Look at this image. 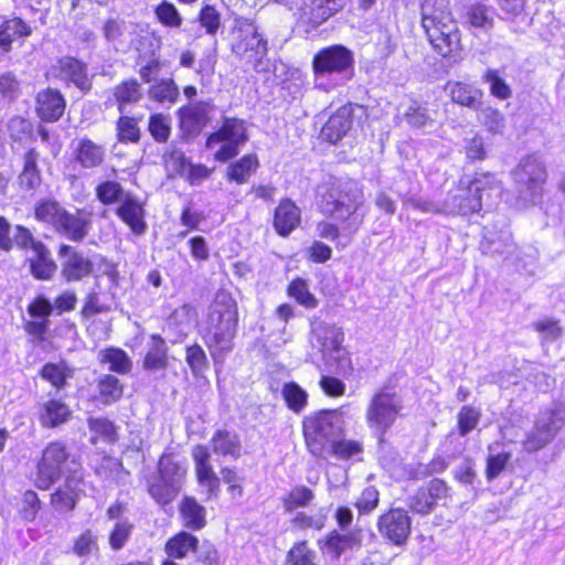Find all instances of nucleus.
Returning <instances> with one entry per match:
<instances>
[{
	"mask_svg": "<svg viewBox=\"0 0 565 565\" xmlns=\"http://www.w3.org/2000/svg\"><path fill=\"white\" fill-rule=\"evenodd\" d=\"M420 26L431 50L450 58L462 50L461 32L450 7L443 0H426L420 6Z\"/></svg>",
	"mask_w": 565,
	"mask_h": 565,
	"instance_id": "f257e3e1",
	"label": "nucleus"
},
{
	"mask_svg": "<svg viewBox=\"0 0 565 565\" xmlns=\"http://www.w3.org/2000/svg\"><path fill=\"white\" fill-rule=\"evenodd\" d=\"M239 322L238 308L230 294L218 292L214 297L201 331V337L211 358L216 361L234 349V339Z\"/></svg>",
	"mask_w": 565,
	"mask_h": 565,
	"instance_id": "f03ea898",
	"label": "nucleus"
},
{
	"mask_svg": "<svg viewBox=\"0 0 565 565\" xmlns=\"http://www.w3.org/2000/svg\"><path fill=\"white\" fill-rule=\"evenodd\" d=\"M186 467L175 459L173 452H163L156 470L145 478L146 492L161 509L171 505L182 490Z\"/></svg>",
	"mask_w": 565,
	"mask_h": 565,
	"instance_id": "7ed1b4c3",
	"label": "nucleus"
},
{
	"mask_svg": "<svg viewBox=\"0 0 565 565\" xmlns=\"http://www.w3.org/2000/svg\"><path fill=\"white\" fill-rule=\"evenodd\" d=\"M317 206L321 214L338 220L340 223H361L356 216L360 207L359 191L348 184L337 181L319 184L317 188Z\"/></svg>",
	"mask_w": 565,
	"mask_h": 565,
	"instance_id": "20e7f679",
	"label": "nucleus"
},
{
	"mask_svg": "<svg viewBox=\"0 0 565 565\" xmlns=\"http://www.w3.org/2000/svg\"><path fill=\"white\" fill-rule=\"evenodd\" d=\"M231 34V52L235 57L259 72L267 57L268 42L262 35L256 22L252 19L238 17L234 20Z\"/></svg>",
	"mask_w": 565,
	"mask_h": 565,
	"instance_id": "39448f33",
	"label": "nucleus"
},
{
	"mask_svg": "<svg viewBox=\"0 0 565 565\" xmlns=\"http://www.w3.org/2000/svg\"><path fill=\"white\" fill-rule=\"evenodd\" d=\"M494 174L484 172L472 178L461 177L448 191L445 206L457 215L470 216L482 209V192L494 188Z\"/></svg>",
	"mask_w": 565,
	"mask_h": 565,
	"instance_id": "423d86ee",
	"label": "nucleus"
},
{
	"mask_svg": "<svg viewBox=\"0 0 565 565\" xmlns=\"http://www.w3.org/2000/svg\"><path fill=\"white\" fill-rule=\"evenodd\" d=\"M249 140L247 121L236 116H222L220 126L209 132L205 148L214 149L213 159L217 162H228L237 157L241 147Z\"/></svg>",
	"mask_w": 565,
	"mask_h": 565,
	"instance_id": "0eeeda50",
	"label": "nucleus"
},
{
	"mask_svg": "<svg viewBox=\"0 0 565 565\" xmlns=\"http://www.w3.org/2000/svg\"><path fill=\"white\" fill-rule=\"evenodd\" d=\"M337 408H321L305 416L301 420V434L307 451L316 459L328 458V445L332 440Z\"/></svg>",
	"mask_w": 565,
	"mask_h": 565,
	"instance_id": "6e6552de",
	"label": "nucleus"
},
{
	"mask_svg": "<svg viewBox=\"0 0 565 565\" xmlns=\"http://www.w3.org/2000/svg\"><path fill=\"white\" fill-rule=\"evenodd\" d=\"M71 458L67 445L62 440H52L42 449L40 457L35 462L33 473V486L42 491L49 490L57 480H60L64 466Z\"/></svg>",
	"mask_w": 565,
	"mask_h": 565,
	"instance_id": "1a4fd4ad",
	"label": "nucleus"
},
{
	"mask_svg": "<svg viewBox=\"0 0 565 565\" xmlns=\"http://www.w3.org/2000/svg\"><path fill=\"white\" fill-rule=\"evenodd\" d=\"M354 54L343 44L324 46L313 55L311 61L315 81L342 76L351 79L354 75Z\"/></svg>",
	"mask_w": 565,
	"mask_h": 565,
	"instance_id": "9d476101",
	"label": "nucleus"
},
{
	"mask_svg": "<svg viewBox=\"0 0 565 565\" xmlns=\"http://www.w3.org/2000/svg\"><path fill=\"white\" fill-rule=\"evenodd\" d=\"M402 409L397 393L386 384L372 394L365 412V422L370 429L384 435L401 416Z\"/></svg>",
	"mask_w": 565,
	"mask_h": 565,
	"instance_id": "9b49d317",
	"label": "nucleus"
},
{
	"mask_svg": "<svg viewBox=\"0 0 565 565\" xmlns=\"http://www.w3.org/2000/svg\"><path fill=\"white\" fill-rule=\"evenodd\" d=\"M515 182L522 186L532 200L541 199L547 182L548 172L545 162L536 153L524 156L513 170Z\"/></svg>",
	"mask_w": 565,
	"mask_h": 565,
	"instance_id": "f8f14e48",
	"label": "nucleus"
},
{
	"mask_svg": "<svg viewBox=\"0 0 565 565\" xmlns=\"http://www.w3.org/2000/svg\"><path fill=\"white\" fill-rule=\"evenodd\" d=\"M376 527L383 540L394 546L402 547L409 541L412 519L404 508H390L379 515Z\"/></svg>",
	"mask_w": 565,
	"mask_h": 565,
	"instance_id": "ddd939ff",
	"label": "nucleus"
},
{
	"mask_svg": "<svg viewBox=\"0 0 565 565\" xmlns=\"http://www.w3.org/2000/svg\"><path fill=\"white\" fill-rule=\"evenodd\" d=\"M72 468L65 476L64 488H56L50 495V502L58 510L72 512L79 500L81 486L84 484V467L79 458L71 460Z\"/></svg>",
	"mask_w": 565,
	"mask_h": 565,
	"instance_id": "4468645a",
	"label": "nucleus"
},
{
	"mask_svg": "<svg viewBox=\"0 0 565 565\" xmlns=\"http://www.w3.org/2000/svg\"><path fill=\"white\" fill-rule=\"evenodd\" d=\"M107 159V150L104 143L93 140L84 135L75 138L71 143L70 162L81 170H97Z\"/></svg>",
	"mask_w": 565,
	"mask_h": 565,
	"instance_id": "2eb2a0df",
	"label": "nucleus"
},
{
	"mask_svg": "<svg viewBox=\"0 0 565 565\" xmlns=\"http://www.w3.org/2000/svg\"><path fill=\"white\" fill-rule=\"evenodd\" d=\"M450 497V487L441 478H433L420 486L408 499V509L413 514L428 515L438 505L440 500Z\"/></svg>",
	"mask_w": 565,
	"mask_h": 565,
	"instance_id": "dca6fc26",
	"label": "nucleus"
},
{
	"mask_svg": "<svg viewBox=\"0 0 565 565\" xmlns=\"http://www.w3.org/2000/svg\"><path fill=\"white\" fill-rule=\"evenodd\" d=\"M191 456L198 484L204 488L205 500H214L221 492V479L211 462V454L205 445H195Z\"/></svg>",
	"mask_w": 565,
	"mask_h": 565,
	"instance_id": "f3484780",
	"label": "nucleus"
},
{
	"mask_svg": "<svg viewBox=\"0 0 565 565\" xmlns=\"http://www.w3.org/2000/svg\"><path fill=\"white\" fill-rule=\"evenodd\" d=\"M215 108V105L207 100H199L180 107L177 110L180 129L186 136H199L210 125Z\"/></svg>",
	"mask_w": 565,
	"mask_h": 565,
	"instance_id": "a211bd4d",
	"label": "nucleus"
},
{
	"mask_svg": "<svg viewBox=\"0 0 565 565\" xmlns=\"http://www.w3.org/2000/svg\"><path fill=\"white\" fill-rule=\"evenodd\" d=\"M26 311L32 320L23 322V330L32 341L41 343L47 339L50 317L53 312L51 301L43 295H39L28 305Z\"/></svg>",
	"mask_w": 565,
	"mask_h": 565,
	"instance_id": "6ab92c4d",
	"label": "nucleus"
},
{
	"mask_svg": "<svg viewBox=\"0 0 565 565\" xmlns=\"http://www.w3.org/2000/svg\"><path fill=\"white\" fill-rule=\"evenodd\" d=\"M341 0H301L297 8V21L309 29H316L340 12Z\"/></svg>",
	"mask_w": 565,
	"mask_h": 565,
	"instance_id": "aec40b11",
	"label": "nucleus"
},
{
	"mask_svg": "<svg viewBox=\"0 0 565 565\" xmlns=\"http://www.w3.org/2000/svg\"><path fill=\"white\" fill-rule=\"evenodd\" d=\"M34 110L42 122H56L65 114L66 99L62 92L54 87L39 90L34 97Z\"/></svg>",
	"mask_w": 565,
	"mask_h": 565,
	"instance_id": "412c9836",
	"label": "nucleus"
},
{
	"mask_svg": "<svg viewBox=\"0 0 565 565\" xmlns=\"http://www.w3.org/2000/svg\"><path fill=\"white\" fill-rule=\"evenodd\" d=\"M358 105L347 103L330 115L321 128V138L332 145H337L352 128L354 108Z\"/></svg>",
	"mask_w": 565,
	"mask_h": 565,
	"instance_id": "4be33fe9",
	"label": "nucleus"
},
{
	"mask_svg": "<svg viewBox=\"0 0 565 565\" xmlns=\"http://www.w3.org/2000/svg\"><path fill=\"white\" fill-rule=\"evenodd\" d=\"M301 223V210L289 198L280 199L273 212V227L281 237H288Z\"/></svg>",
	"mask_w": 565,
	"mask_h": 565,
	"instance_id": "5701e85b",
	"label": "nucleus"
},
{
	"mask_svg": "<svg viewBox=\"0 0 565 565\" xmlns=\"http://www.w3.org/2000/svg\"><path fill=\"white\" fill-rule=\"evenodd\" d=\"M559 427L554 417L548 420H536L533 428L522 440V447L525 452L534 454L547 447L556 437Z\"/></svg>",
	"mask_w": 565,
	"mask_h": 565,
	"instance_id": "b1692460",
	"label": "nucleus"
},
{
	"mask_svg": "<svg viewBox=\"0 0 565 565\" xmlns=\"http://www.w3.org/2000/svg\"><path fill=\"white\" fill-rule=\"evenodd\" d=\"M178 512L183 530L198 532L207 525L206 509L193 495L186 494L181 498Z\"/></svg>",
	"mask_w": 565,
	"mask_h": 565,
	"instance_id": "393cba45",
	"label": "nucleus"
},
{
	"mask_svg": "<svg viewBox=\"0 0 565 565\" xmlns=\"http://www.w3.org/2000/svg\"><path fill=\"white\" fill-rule=\"evenodd\" d=\"M56 67L60 77L73 83L84 94L90 92L93 82L83 61L74 56H63L57 60Z\"/></svg>",
	"mask_w": 565,
	"mask_h": 565,
	"instance_id": "a878e982",
	"label": "nucleus"
},
{
	"mask_svg": "<svg viewBox=\"0 0 565 565\" xmlns=\"http://www.w3.org/2000/svg\"><path fill=\"white\" fill-rule=\"evenodd\" d=\"M450 100L462 107L478 111L483 105V90L462 81H449L445 85Z\"/></svg>",
	"mask_w": 565,
	"mask_h": 565,
	"instance_id": "bb28decb",
	"label": "nucleus"
},
{
	"mask_svg": "<svg viewBox=\"0 0 565 565\" xmlns=\"http://www.w3.org/2000/svg\"><path fill=\"white\" fill-rule=\"evenodd\" d=\"M463 25L471 32H489L494 26V9L482 0L466 6L463 13Z\"/></svg>",
	"mask_w": 565,
	"mask_h": 565,
	"instance_id": "cd10ccee",
	"label": "nucleus"
},
{
	"mask_svg": "<svg viewBox=\"0 0 565 565\" xmlns=\"http://www.w3.org/2000/svg\"><path fill=\"white\" fill-rule=\"evenodd\" d=\"M90 224V215L83 210H77L74 214L65 210L55 230L72 242H81L87 236Z\"/></svg>",
	"mask_w": 565,
	"mask_h": 565,
	"instance_id": "c85d7f7f",
	"label": "nucleus"
},
{
	"mask_svg": "<svg viewBox=\"0 0 565 565\" xmlns=\"http://www.w3.org/2000/svg\"><path fill=\"white\" fill-rule=\"evenodd\" d=\"M166 163L171 164L177 173H185V180L189 184L194 185L209 179L214 168H209L203 163L193 164L181 151H171L166 158Z\"/></svg>",
	"mask_w": 565,
	"mask_h": 565,
	"instance_id": "c756f323",
	"label": "nucleus"
},
{
	"mask_svg": "<svg viewBox=\"0 0 565 565\" xmlns=\"http://www.w3.org/2000/svg\"><path fill=\"white\" fill-rule=\"evenodd\" d=\"M200 546V540L193 533L186 530H180L171 535L163 545V551L168 559H184L191 554H196Z\"/></svg>",
	"mask_w": 565,
	"mask_h": 565,
	"instance_id": "7c9ffc66",
	"label": "nucleus"
},
{
	"mask_svg": "<svg viewBox=\"0 0 565 565\" xmlns=\"http://www.w3.org/2000/svg\"><path fill=\"white\" fill-rule=\"evenodd\" d=\"M116 215L135 234H142L146 231L145 209L135 196L127 194L120 205L116 209Z\"/></svg>",
	"mask_w": 565,
	"mask_h": 565,
	"instance_id": "2f4dec72",
	"label": "nucleus"
},
{
	"mask_svg": "<svg viewBox=\"0 0 565 565\" xmlns=\"http://www.w3.org/2000/svg\"><path fill=\"white\" fill-rule=\"evenodd\" d=\"M361 539L358 534L340 533L337 530L330 531L323 539L318 540V546L322 553L338 559L347 550L359 547Z\"/></svg>",
	"mask_w": 565,
	"mask_h": 565,
	"instance_id": "473e14b6",
	"label": "nucleus"
},
{
	"mask_svg": "<svg viewBox=\"0 0 565 565\" xmlns=\"http://www.w3.org/2000/svg\"><path fill=\"white\" fill-rule=\"evenodd\" d=\"M260 167L258 156L255 152H248L235 161L230 162L225 170V179L230 183L237 185L245 184L257 172Z\"/></svg>",
	"mask_w": 565,
	"mask_h": 565,
	"instance_id": "72a5a7b5",
	"label": "nucleus"
},
{
	"mask_svg": "<svg viewBox=\"0 0 565 565\" xmlns=\"http://www.w3.org/2000/svg\"><path fill=\"white\" fill-rule=\"evenodd\" d=\"M33 28L21 17L13 15L0 23V50L9 53L12 50L14 40L31 36Z\"/></svg>",
	"mask_w": 565,
	"mask_h": 565,
	"instance_id": "f704fd0d",
	"label": "nucleus"
},
{
	"mask_svg": "<svg viewBox=\"0 0 565 565\" xmlns=\"http://www.w3.org/2000/svg\"><path fill=\"white\" fill-rule=\"evenodd\" d=\"M72 418V409L61 398H49L39 412V420L44 428H56Z\"/></svg>",
	"mask_w": 565,
	"mask_h": 565,
	"instance_id": "c9c22d12",
	"label": "nucleus"
},
{
	"mask_svg": "<svg viewBox=\"0 0 565 565\" xmlns=\"http://www.w3.org/2000/svg\"><path fill=\"white\" fill-rule=\"evenodd\" d=\"M360 222L333 224L322 220L316 224V235L322 239L335 244H348L352 236L356 233Z\"/></svg>",
	"mask_w": 565,
	"mask_h": 565,
	"instance_id": "e433bc0d",
	"label": "nucleus"
},
{
	"mask_svg": "<svg viewBox=\"0 0 565 565\" xmlns=\"http://www.w3.org/2000/svg\"><path fill=\"white\" fill-rule=\"evenodd\" d=\"M150 345L145 353L141 366L145 371H164L169 366V348L166 340L158 333L149 337Z\"/></svg>",
	"mask_w": 565,
	"mask_h": 565,
	"instance_id": "4c0bfd02",
	"label": "nucleus"
},
{
	"mask_svg": "<svg viewBox=\"0 0 565 565\" xmlns=\"http://www.w3.org/2000/svg\"><path fill=\"white\" fill-rule=\"evenodd\" d=\"M74 373V369L63 359L58 362H46L39 370L40 377L57 392L68 386Z\"/></svg>",
	"mask_w": 565,
	"mask_h": 565,
	"instance_id": "58836bf2",
	"label": "nucleus"
},
{
	"mask_svg": "<svg viewBox=\"0 0 565 565\" xmlns=\"http://www.w3.org/2000/svg\"><path fill=\"white\" fill-rule=\"evenodd\" d=\"M125 384L114 374H103L96 380L94 401L108 406L118 403L124 397Z\"/></svg>",
	"mask_w": 565,
	"mask_h": 565,
	"instance_id": "ea45409f",
	"label": "nucleus"
},
{
	"mask_svg": "<svg viewBox=\"0 0 565 565\" xmlns=\"http://www.w3.org/2000/svg\"><path fill=\"white\" fill-rule=\"evenodd\" d=\"M113 96L118 111L122 113L127 106L135 105L141 100V84L136 78H125L114 87Z\"/></svg>",
	"mask_w": 565,
	"mask_h": 565,
	"instance_id": "a19ab883",
	"label": "nucleus"
},
{
	"mask_svg": "<svg viewBox=\"0 0 565 565\" xmlns=\"http://www.w3.org/2000/svg\"><path fill=\"white\" fill-rule=\"evenodd\" d=\"M70 250L60 249L61 254L67 256L62 264V276L67 281H76L87 277L93 270L92 262L76 253L68 254Z\"/></svg>",
	"mask_w": 565,
	"mask_h": 565,
	"instance_id": "79ce46f5",
	"label": "nucleus"
},
{
	"mask_svg": "<svg viewBox=\"0 0 565 565\" xmlns=\"http://www.w3.org/2000/svg\"><path fill=\"white\" fill-rule=\"evenodd\" d=\"M211 445L213 452L223 457L237 459L242 455L239 437L226 429H217L211 437Z\"/></svg>",
	"mask_w": 565,
	"mask_h": 565,
	"instance_id": "37998d69",
	"label": "nucleus"
},
{
	"mask_svg": "<svg viewBox=\"0 0 565 565\" xmlns=\"http://www.w3.org/2000/svg\"><path fill=\"white\" fill-rule=\"evenodd\" d=\"M280 393L286 407L294 414H301L309 405L308 392L297 382L284 383Z\"/></svg>",
	"mask_w": 565,
	"mask_h": 565,
	"instance_id": "c03bdc74",
	"label": "nucleus"
},
{
	"mask_svg": "<svg viewBox=\"0 0 565 565\" xmlns=\"http://www.w3.org/2000/svg\"><path fill=\"white\" fill-rule=\"evenodd\" d=\"M148 96L157 104L172 105L178 102L180 90L173 78H161L149 87Z\"/></svg>",
	"mask_w": 565,
	"mask_h": 565,
	"instance_id": "a18cd8bd",
	"label": "nucleus"
},
{
	"mask_svg": "<svg viewBox=\"0 0 565 565\" xmlns=\"http://www.w3.org/2000/svg\"><path fill=\"white\" fill-rule=\"evenodd\" d=\"M140 118L120 115L116 120V139L119 143H139L141 140Z\"/></svg>",
	"mask_w": 565,
	"mask_h": 565,
	"instance_id": "49530a36",
	"label": "nucleus"
},
{
	"mask_svg": "<svg viewBox=\"0 0 565 565\" xmlns=\"http://www.w3.org/2000/svg\"><path fill=\"white\" fill-rule=\"evenodd\" d=\"M156 21L163 28L178 30L183 25L184 19L177 6L169 0H161L153 7Z\"/></svg>",
	"mask_w": 565,
	"mask_h": 565,
	"instance_id": "de8ad7c7",
	"label": "nucleus"
},
{
	"mask_svg": "<svg viewBox=\"0 0 565 565\" xmlns=\"http://www.w3.org/2000/svg\"><path fill=\"white\" fill-rule=\"evenodd\" d=\"M99 362L109 364V370L117 374H128L131 371L132 363L127 352L117 347H108L100 351Z\"/></svg>",
	"mask_w": 565,
	"mask_h": 565,
	"instance_id": "09e8293b",
	"label": "nucleus"
},
{
	"mask_svg": "<svg viewBox=\"0 0 565 565\" xmlns=\"http://www.w3.org/2000/svg\"><path fill=\"white\" fill-rule=\"evenodd\" d=\"M284 565H318L317 553L307 540H298L286 552Z\"/></svg>",
	"mask_w": 565,
	"mask_h": 565,
	"instance_id": "8fccbe9b",
	"label": "nucleus"
},
{
	"mask_svg": "<svg viewBox=\"0 0 565 565\" xmlns=\"http://www.w3.org/2000/svg\"><path fill=\"white\" fill-rule=\"evenodd\" d=\"M313 500L315 492L309 487L296 486L281 498V504L285 512L291 513L309 507Z\"/></svg>",
	"mask_w": 565,
	"mask_h": 565,
	"instance_id": "3c124183",
	"label": "nucleus"
},
{
	"mask_svg": "<svg viewBox=\"0 0 565 565\" xmlns=\"http://www.w3.org/2000/svg\"><path fill=\"white\" fill-rule=\"evenodd\" d=\"M286 294L306 309H315L319 303L317 297L309 290L307 280L301 277H295L289 281Z\"/></svg>",
	"mask_w": 565,
	"mask_h": 565,
	"instance_id": "603ef678",
	"label": "nucleus"
},
{
	"mask_svg": "<svg viewBox=\"0 0 565 565\" xmlns=\"http://www.w3.org/2000/svg\"><path fill=\"white\" fill-rule=\"evenodd\" d=\"M147 130L154 142L167 143L171 137V117L161 111L151 113L148 116Z\"/></svg>",
	"mask_w": 565,
	"mask_h": 565,
	"instance_id": "864d4df0",
	"label": "nucleus"
},
{
	"mask_svg": "<svg viewBox=\"0 0 565 565\" xmlns=\"http://www.w3.org/2000/svg\"><path fill=\"white\" fill-rule=\"evenodd\" d=\"M364 450L363 444L355 439L337 438L328 445V456L340 460H349L360 456Z\"/></svg>",
	"mask_w": 565,
	"mask_h": 565,
	"instance_id": "5fc2aeb1",
	"label": "nucleus"
},
{
	"mask_svg": "<svg viewBox=\"0 0 565 565\" xmlns=\"http://www.w3.org/2000/svg\"><path fill=\"white\" fill-rule=\"evenodd\" d=\"M95 195L103 205L122 202L127 195L122 185L115 180H103L95 188Z\"/></svg>",
	"mask_w": 565,
	"mask_h": 565,
	"instance_id": "6e6d98bb",
	"label": "nucleus"
},
{
	"mask_svg": "<svg viewBox=\"0 0 565 565\" xmlns=\"http://www.w3.org/2000/svg\"><path fill=\"white\" fill-rule=\"evenodd\" d=\"M482 81L489 85L491 96L505 100L512 96V89L497 68H487L482 74Z\"/></svg>",
	"mask_w": 565,
	"mask_h": 565,
	"instance_id": "4d7b16f0",
	"label": "nucleus"
},
{
	"mask_svg": "<svg viewBox=\"0 0 565 565\" xmlns=\"http://www.w3.org/2000/svg\"><path fill=\"white\" fill-rule=\"evenodd\" d=\"M65 209H63L57 201L43 199L35 204L34 216L38 221L52 224L56 227Z\"/></svg>",
	"mask_w": 565,
	"mask_h": 565,
	"instance_id": "13d9d810",
	"label": "nucleus"
},
{
	"mask_svg": "<svg viewBox=\"0 0 565 565\" xmlns=\"http://www.w3.org/2000/svg\"><path fill=\"white\" fill-rule=\"evenodd\" d=\"M38 157L39 154L34 148L28 149L24 156V164L20 179L28 189L35 188L41 180V173L38 168Z\"/></svg>",
	"mask_w": 565,
	"mask_h": 565,
	"instance_id": "bf43d9fd",
	"label": "nucleus"
},
{
	"mask_svg": "<svg viewBox=\"0 0 565 565\" xmlns=\"http://www.w3.org/2000/svg\"><path fill=\"white\" fill-rule=\"evenodd\" d=\"M481 413L472 405H463L457 414L456 428L459 436L465 437L475 430L480 422Z\"/></svg>",
	"mask_w": 565,
	"mask_h": 565,
	"instance_id": "052dcab7",
	"label": "nucleus"
},
{
	"mask_svg": "<svg viewBox=\"0 0 565 565\" xmlns=\"http://www.w3.org/2000/svg\"><path fill=\"white\" fill-rule=\"evenodd\" d=\"M185 362L192 374L195 376L204 373L210 366L205 351L198 343H193L185 348Z\"/></svg>",
	"mask_w": 565,
	"mask_h": 565,
	"instance_id": "680f3d73",
	"label": "nucleus"
},
{
	"mask_svg": "<svg viewBox=\"0 0 565 565\" xmlns=\"http://www.w3.org/2000/svg\"><path fill=\"white\" fill-rule=\"evenodd\" d=\"M38 254L31 262V273L40 280H49L56 271V264L47 256V249H36Z\"/></svg>",
	"mask_w": 565,
	"mask_h": 565,
	"instance_id": "e2e57ef3",
	"label": "nucleus"
},
{
	"mask_svg": "<svg viewBox=\"0 0 565 565\" xmlns=\"http://www.w3.org/2000/svg\"><path fill=\"white\" fill-rule=\"evenodd\" d=\"M134 524L128 520H121L114 524L108 533V544L113 551L121 550L129 541Z\"/></svg>",
	"mask_w": 565,
	"mask_h": 565,
	"instance_id": "0e129e2a",
	"label": "nucleus"
},
{
	"mask_svg": "<svg viewBox=\"0 0 565 565\" xmlns=\"http://www.w3.org/2000/svg\"><path fill=\"white\" fill-rule=\"evenodd\" d=\"M88 428L96 437L108 443H115L118 439L117 427L106 417H90L87 419Z\"/></svg>",
	"mask_w": 565,
	"mask_h": 565,
	"instance_id": "69168bd1",
	"label": "nucleus"
},
{
	"mask_svg": "<svg viewBox=\"0 0 565 565\" xmlns=\"http://www.w3.org/2000/svg\"><path fill=\"white\" fill-rule=\"evenodd\" d=\"M198 20L206 34L215 35L221 28V13L213 4H204L199 11Z\"/></svg>",
	"mask_w": 565,
	"mask_h": 565,
	"instance_id": "338daca9",
	"label": "nucleus"
},
{
	"mask_svg": "<svg viewBox=\"0 0 565 565\" xmlns=\"http://www.w3.org/2000/svg\"><path fill=\"white\" fill-rule=\"evenodd\" d=\"M380 503V491L375 486L365 487L356 501L354 502V507L356 508L360 515L370 514L374 511Z\"/></svg>",
	"mask_w": 565,
	"mask_h": 565,
	"instance_id": "774afa93",
	"label": "nucleus"
}]
</instances>
